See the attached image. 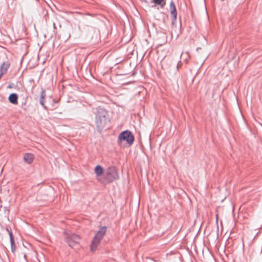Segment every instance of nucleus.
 Returning <instances> with one entry per match:
<instances>
[{"instance_id": "nucleus-2", "label": "nucleus", "mask_w": 262, "mask_h": 262, "mask_svg": "<svg viewBox=\"0 0 262 262\" xmlns=\"http://www.w3.org/2000/svg\"><path fill=\"white\" fill-rule=\"evenodd\" d=\"M118 141L120 144L125 142L128 146H130L134 141V136L131 132L125 130L119 135Z\"/></svg>"}, {"instance_id": "nucleus-1", "label": "nucleus", "mask_w": 262, "mask_h": 262, "mask_svg": "<svg viewBox=\"0 0 262 262\" xmlns=\"http://www.w3.org/2000/svg\"><path fill=\"white\" fill-rule=\"evenodd\" d=\"M106 232V227L104 226L99 229L97 232L95 236L93 238L90 245V249L92 251L96 250L98 246L99 245L101 241L104 237Z\"/></svg>"}, {"instance_id": "nucleus-11", "label": "nucleus", "mask_w": 262, "mask_h": 262, "mask_svg": "<svg viewBox=\"0 0 262 262\" xmlns=\"http://www.w3.org/2000/svg\"><path fill=\"white\" fill-rule=\"evenodd\" d=\"M45 92H42V93H41V100H40V104L42 105H43V99H44L45 98Z\"/></svg>"}, {"instance_id": "nucleus-5", "label": "nucleus", "mask_w": 262, "mask_h": 262, "mask_svg": "<svg viewBox=\"0 0 262 262\" xmlns=\"http://www.w3.org/2000/svg\"><path fill=\"white\" fill-rule=\"evenodd\" d=\"M34 156L33 154L30 153L26 154L24 155V161L29 164L31 163L34 160Z\"/></svg>"}, {"instance_id": "nucleus-9", "label": "nucleus", "mask_w": 262, "mask_h": 262, "mask_svg": "<svg viewBox=\"0 0 262 262\" xmlns=\"http://www.w3.org/2000/svg\"><path fill=\"white\" fill-rule=\"evenodd\" d=\"M153 2L156 4V5H161L162 4V3L163 2V5L165 4V2H164V0H153Z\"/></svg>"}, {"instance_id": "nucleus-10", "label": "nucleus", "mask_w": 262, "mask_h": 262, "mask_svg": "<svg viewBox=\"0 0 262 262\" xmlns=\"http://www.w3.org/2000/svg\"><path fill=\"white\" fill-rule=\"evenodd\" d=\"M10 237V241H11V244L12 246L14 244V241L13 239V235L11 232L9 233Z\"/></svg>"}, {"instance_id": "nucleus-8", "label": "nucleus", "mask_w": 262, "mask_h": 262, "mask_svg": "<svg viewBox=\"0 0 262 262\" xmlns=\"http://www.w3.org/2000/svg\"><path fill=\"white\" fill-rule=\"evenodd\" d=\"M94 171L97 176L100 177L103 173V169L102 166L97 165L95 167Z\"/></svg>"}, {"instance_id": "nucleus-6", "label": "nucleus", "mask_w": 262, "mask_h": 262, "mask_svg": "<svg viewBox=\"0 0 262 262\" xmlns=\"http://www.w3.org/2000/svg\"><path fill=\"white\" fill-rule=\"evenodd\" d=\"M170 11L171 16L174 19L177 18V10L175 5L173 2H171L170 5Z\"/></svg>"}, {"instance_id": "nucleus-7", "label": "nucleus", "mask_w": 262, "mask_h": 262, "mask_svg": "<svg viewBox=\"0 0 262 262\" xmlns=\"http://www.w3.org/2000/svg\"><path fill=\"white\" fill-rule=\"evenodd\" d=\"M8 99L12 104H17L18 103V96L15 93L10 94L9 96Z\"/></svg>"}, {"instance_id": "nucleus-3", "label": "nucleus", "mask_w": 262, "mask_h": 262, "mask_svg": "<svg viewBox=\"0 0 262 262\" xmlns=\"http://www.w3.org/2000/svg\"><path fill=\"white\" fill-rule=\"evenodd\" d=\"M66 239L69 246L72 248L79 245L81 241L80 236L74 233L67 234Z\"/></svg>"}, {"instance_id": "nucleus-4", "label": "nucleus", "mask_w": 262, "mask_h": 262, "mask_svg": "<svg viewBox=\"0 0 262 262\" xmlns=\"http://www.w3.org/2000/svg\"><path fill=\"white\" fill-rule=\"evenodd\" d=\"M105 177L110 182L117 179L118 175L117 169L115 167H109L105 172Z\"/></svg>"}]
</instances>
